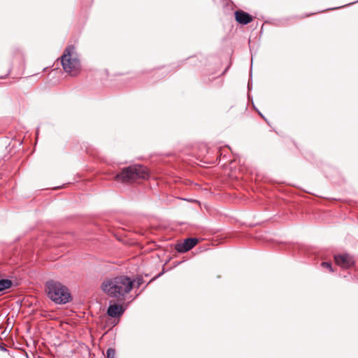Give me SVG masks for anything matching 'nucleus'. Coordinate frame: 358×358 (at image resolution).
Instances as JSON below:
<instances>
[{
  "label": "nucleus",
  "instance_id": "10",
  "mask_svg": "<svg viewBox=\"0 0 358 358\" xmlns=\"http://www.w3.org/2000/svg\"><path fill=\"white\" fill-rule=\"evenodd\" d=\"M107 358H115V350L113 348H108L106 352Z\"/></svg>",
  "mask_w": 358,
  "mask_h": 358
},
{
  "label": "nucleus",
  "instance_id": "13",
  "mask_svg": "<svg viewBox=\"0 0 358 358\" xmlns=\"http://www.w3.org/2000/svg\"><path fill=\"white\" fill-rule=\"evenodd\" d=\"M0 349L2 350H6V348L3 346H1V345H0Z\"/></svg>",
  "mask_w": 358,
  "mask_h": 358
},
{
  "label": "nucleus",
  "instance_id": "4",
  "mask_svg": "<svg viewBox=\"0 0 358 358\" xmlns=\"http://www.w3.org/2000/svg\"><path fill=\"white\" fill-rule=\"evenodd\" d=\"M149 176V171L145 166L134 165L122 169L115 179L122 182H133L138 179H148Z\"/></svg>",
  "mask_w": 358,
  "mask_h": 358
},
{
  "label": "nucleus",
  "instance_id": "7",
  "mask_svg": "<svg viewBox=\"0 0 358 358\" xmlns=\"http://www.w3.org/2000/svg\"><path fill=\"white\" fill-rule=\"evenodd\" d=\"M234 16L236 20L241 24L245 25L253 20V17L249 13L242 10H238L235 11Z\"/></svg>",
  "mask_w": 358,
  "mask_h": 358
},
{
  "label": "nucleus",
  "instance_id": "8",
  "mask_svg": "<svg viewBox=\"0 0 358 358\" xmlns=\"http://www.w3.org/2000/svg\"><path fill=\"white\" fill-rule=\"evenodd\" d=\"M124 312V308L123 306L115 303L110 304L107 309V314L110 317H120L123 315Z\"/></svg>",
  "mask_w": 358,
  "mask_h": 358
},
{
  "label": "nucleus",
  "instance_id": "12",
  "mask_svg": "<svg viewBox=\"0 0 358 358\" xmlns=\"http://www.w3.org/2000/svg\"><path fill=\"white\" fill-rule=\"evenodd\" d=\"M15 57H16V59H17L19 60L20 62L24 64V55L20 51H17L16 52Z\"/></svg>",
  "mask_w": 358,
  "mask_h": 358
},
{
  "label": "nucleus",
  "instance_id": "2",
  "mask_svg": "<svg viewBox=\"0 0 358 358\" xmlns=\"http://www.w3.org/2000/svg\"><path fill=\"white\" fill-rule=\"evenodd\" d=\"M63 69L71 76H77L81 71V64L73 45H68L61 57Z\"/></svg>",
  "mask_w": 358,
  "mask_h": 358
},
{
  "label": "nucleus",
  "instance_id": "6",
  "mask_svg": "<svg viewBox=\"0 0 358 358\" xmlns=\"http://www.w3.org/2000/svg\"><path fill=\"white\" fill-rule=\"evenodd\" d=\"M334 259L336 264L343 268H350L355 264L352 257L348 254L336 255Z\"/></svg>",
  "mask_w": 358,
  "mask_h": 358
},
{
  "label": "nucleus",
  "instance_id": "1",
  "mask_svg": "<svg viewBox=\"0 0 358 358\" xmlns=\"http://www.w3.org/2000/svg\"><path fill=\"white\" fill-rule=\"evenodd\" d=\"M134 282L126 275L107 278L102 282L101 289L108 296L119 299L131 291Z\"/></svg>",
  "mask_w": 358,
  "mask_h": 358
},
{
  "label": "nucleus",
  "instance_id": "11",
  "mask_svg": "<svg viewBox=\"0 0 358 358\" xmlns=\"http://www.w3.org/2000/svg\"><path fill=\"white\" fill-rule=\"evenodd\" d=\"M321 266L326 268V269H328L330 272H334V270H333V268H332V266H331V264L329 263V262H323L321 263Z\"/></svg>",
  "mask_w": 358,
  "mask_h": 358
},
{
  "label": "nucleus",
  "instance_id": "3",
  "mask_svg": "<svg viewBox=\"0 0 358 358\" xmlns=\"http://www.w3.org/2000/svg\"><path fill=\"white\" fill-rule=\"evenodd\" d=\"M45 291L48 297L56 303L64 304L71 299L68 288L59 282L48 281L45 284Z\"/></svg>",
  "mask_w": 358,
  "mask_h": 358
},
{
  "label": "nucleus",
  "instance_id": "9",
  "mask_svg": "<svg viewBox=\"0 0 358 358\" xmlns=\"http://www.w3.org/2000/svg\"><path fill=\"white\" fill-rule=\"evenodd\" d=\"M12 281L8 279L0 280V292L10 288L12 286Z\"/></svg>",
  "mask_w": 358,
  "mask_h": 358
},
{
  "label": "nucleus",
  "instance_id": "5",
  "mask_svg": "<svg viewBox=\"0 0 358 358\" xmlns=\"http://www.w3.org/2000/svg\"><path fill=\"white\" fill-rule=\"evenodd\" d=\"M198 243L197 238H188L182 242L177 243L175 248L178 252L183 253L192 249Z\"/></svg>",
  "mask_w": 358,
  "mask_h": 358
}]
</instances>
